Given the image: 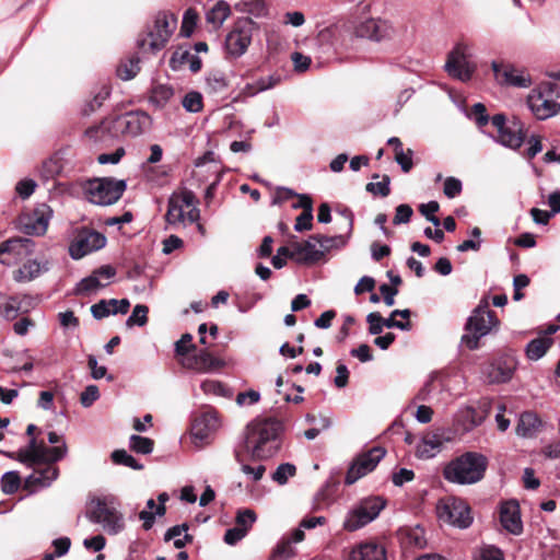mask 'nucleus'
I'll return each instance as SVG.
<instances>
[{"label":"nucleus","instance_id":"nucleus-49","mask_svg":"<svg viewBox=\"0 0 560 560\" xmlns=\"http://www.w3.org/2000/svg\"><path fill=\"white\" fill-rule=\"evenodd\" d=\"M156 506L155 501L153 499H149L147 501V510L139 513V518L143 521L142 526L145 530L151 529L154 524Z\"/></svg>","mask_w":560,"mask_h":560},{"label":"nucleus","instance_id":"nucleus-60","mask_svg":"<svg viewBox=\"0 0 560 560\" xmlns=\"http://www.w3.org/2000/svg\"><path fill=\"white\" fill-rule=\"evenodd\" d=\"M36 186L35 180L26 178L18 182L15 190L22 199H27L35 191Z\"/></svg>","mask_w":560,"mask_h":560},{"label":"nucleus","instance_id":"nucleus-56","mask_svg":"<svg viewBox=\"0 0 560 560\" xmlns=\"http://www.w3.org/2000/svg\"><path fill=\"white\" fill-rule=\"evenodd\" d=\"M389 183V177L387 175H384L382 182L369 183L366 185V190L375 195H381L382 197H387L390 192Z\"/></svg>","mask_w":560,"mask_h":560},{"label":"nucleus","instance_id":"nucleus-35","mask_svg":"<svg viewBox=\"0 0 560 560\" xmlns=\"http://www.w3.org/2000/svg\"><path fill=\"white\" fill-rule=\"evenodd\" d=\"M18 295L8 296L0 292V314L8 320L16 318L19 315Z\"/></svg>","mask_w":560,"mask_h":560},{"label":"nucleus","instance_id":"nucleus-33","mask_svg":"<svg viewBox=\"0 0 560 560\" xmlns=\"http://www.w3.org/2000/svg\"><path fill=\"white\" fill-rule=\"evenodd\" d=\"M230 4L223 0H220L207 12L206 20L217 30L223 25L224 21L230 16Z\"/></svg>","mask_w":560,"mask_h":560},{"label":"nucleus","instance_id":"nucleus-19","mask_svg":"<svg viewBox=\"0 0 560 560\" xmlns=\"http://www.w3.org/2000/svg\"><path fill=\"white\" fill-rule=\"evenodd\" d=\"M180 365L199 374L213 373L224 366V362L208 350H200L180 360Z\"/></svg>","mask_w":560,"mask_h":560},{"label":"nucleus","instance_id":"nucleus-61","mask_svg":"<svg viewBox=\"0 0 560 560\" xmlns=\"http://www.w3.org/2000/svg\"><path fill=\"white\" fill-rule=\"evenodd\" d=\"M366 322L369 323V332L371 335H380L383 331V317L380 313L373 312L366 316Z\"/></svg>","mask_w":560,"mask_h":560},{"label":"nucleus","instance_id":"nucleus-51","mask_svg":"<svg viewBox=\"0 0 560 560\" xmlns=\"http://www.w3.org/2000/svg\"><path fill=\"white\" fill-rule=\"evenodd\" d=\"M235 458L236 460L242 464V471L248 477L250 478L253 481H259L265 471H266V467L264 465H258L257 467H252L247 464H243V460L241 458V455L236 452L235 453Z\"/></svg>","mask_w":560,"mask_h":560},{"label":"nucleus","instance_id":"nucleus-44","mask_svg":"<svg viewBox=\"0 0 560 560\" xmlns=\"http://www.w3.org/2000/svg\"><path fill=\"white\" fill-rule=\"evenodd\" d=\"M296 472V468L293 464L284 463L277 467L271 478L275 482L283 486L288 482L289 478L293 477Z\"/></svg>","mask_w":560,"mask_h":560},{"label":"nucleus","instance_id":"nucleus-43","mask_svg":"<svg viewBox=\"0 0 560 560\" xmlns=\"http://www.w3.org/2000/svg\"><path fill=\"white\" fill-rule=\"evenodd\" d=\"M153 441L141 435H131L129 440L130 448L139 454H150L153 451Z\"/></svg>","mask_w":560,"mask_h":560},{"label":"nucleus","instance_id":"nucleus-3","mask_svg":"<svg viewBox=\"0 0 560 560\" xmlns=\"http://www.w3.org/2000/svg\"><path fill=\"white\" fill-rule=\"evenodd\" d=\"M488 467V459L477 452H466L451 460L443 469L444 478L453 483L471 485L480 481Z\"/></svg>","mask_w":560,"mask_h":560},{"label":"nucleus","instance_id":"nucleus-9","mask_svg":"<svg viewBox=\"0 0 560 560\" xmlns=\"http://www.w3.org/2000/svg\"><path fill=\"white\" fill-rule=\"evenodd\" d=\"M386 501L381 497H369L361 500L347 515L343 527L349 532H354L373 520L385 508Z\"/></svg>","mask_w":560,"mask_h":560},{"label":"nucleus","instance_id":"nucleus-64","mask_svg":"<svg viewBox=\"0 0 560 560\" xmlns=\"http://www.w3.org/2000/svg\"><path fill=\"white\" fill-rule=\"evenodd\" d=\"M479 560H504V558L499 548L486 547L481 549Z\"/></svg>","mask_w":560,"mask_h":560},{"label":"nucleus","instance_id":"nucleus-58","mask_svg":"<svg viewBox=\"0 0 560 560\" xmlns=\"http://www.w3.org/2000/svg\"><path fill=\"white\" fill-rule=\"evenodd\" d=\"M100 397L98 387L96 385H89L80 395V402L83 407H90Z\"/></svg>","mask_w":560,"mask_h":560},{"label":"nucleus","instance_id":"nucleus-23","mask_svg":"<svg viewBox=\"0 0 560 560\" xmlns=\"http://www.w3.org/2000/svg\"><path fill=\"white\" fill-rule=\"evenodd\" d=\"M451 438L443 429L425 433L416 446V456L421 459L434 457Z\"/></svg>","mask_w":560,"mask_h":560},{"label":"nucleus","instance_id":"nucleus-11","mask_svg":"<svg viewBox=\"0 0 560 560\" xmlns=\"http://www.w3.org/2000/svg\"><path fill=\"white\" fill-rule=\"evenodd\" d=\"M256 24L252 19H240L225 37V51L230 58H240L252 43Z\"/></svg>","mask_w":560,"mask_h":560},{"label":"nucleus","instance_id":"nucleus-17","mask_svg":"<svg viewBox=\"0 0 560 560\" xmlns=\"http://www.w3.org/2000/svg\"><path fill=\"white\" fill-rule=\"evenodd\" d=\"M491 68L495 80L501 85L528 88L532 84L529 74L512 63L492 61Z\"/></svg>","mask_w":560,"mask_h":560},{"label":"nucleus","instance_id":"nucleus-8","mask_svg":"<svg viewBox=\"0 0 560 560\" xmlns=\"http://www.w3.org/2000/svg\"><path fill=\"white\" fill-rule=\"evenodd\" d=\"M436 514L440 521L458 528H467L472 523L469 505L463 499L455 497L439 500Z\"/></svg>","mask_w":560,"mask_h":560},{"label":"nucleus","instance_id":"nucleus-16","mask_svg":"<svg viewBox=\"0 0 560 560\" xmlns=\"http://www.w3.org/2000/svg\"><path fill=\"white\" fill-rule=\"evenodd\" d=\"M35 243L31 238H10L0 244V262L10 266L34 253Z\"/></svg>","mask_w":560,"mask_h":560},{"label":"nucleus","instance_id":"nucleus-22","mask_svg":"<svg viewBox=\"0 0 560 560\" xmlns=\"http://www.w3.org/2000/svg\"><path fill=\"white\" fill-rule=\"evenodd\" d=\"M52 210L46 203L38 205L32 214L20 219L23 231L28 235H43L46 233Z\"/></svg>","mask_w":560,"mask_h":560},{"label":"nucleus","instance_id":"nucleus-2","mask_svg":"<svg viewBox=\"0 0 560 560\" xmlns=\"http://www.w3.org/2000/svg\"><path fill=\"white\" fill-rule=\"evenodd\" d=\"M283 427L275 418H257L249 422L245 432V450L254 459L273 457L281 447Z\"/></svg>","mask_w":560,"mask_h":560},{"label":"nucleus","instance_id":"nucleus-30","mask_svg":"<svg viewBox=\"0 0 560 560\" xmlns=\"http://www.w3.org/2000/svg\"><path fill=\"white\" fill-rule=\"evenodd\" d=\"M342 28L337 24H331L319 30L316 36V43L323 51L335 49L340 42Z\"/></svg>","mask_w":560,"mask_h":560},{"label":"nucleus","instance_id":"nucleus-14","mask_svg":"<svg viewBox=\"0 0 560 560\" xmlns=\"http://www.w3.org/2000/svg\"><path fill=\"white\" fill-rule=\"evenodd\" d=\"M176 25V20L173 15L166 13H159L154 20L153 27L148 33V38L141 40L139 44L142 48L145 45L151 50H160L164 47L171 37Z\"/></svg>","mask_w":560,"mask_h":560},{"label":"nucleus","instance_id":"nucleus-31","mask_svg":"<svg viewBox=\"0 0 560 560\" xmlns=\"http://www.w3.org/2000/svg\"><path fill=\"white\" fill-rule=\"evenodd\" d=\"M293 208H302L303 212L296 218L294 230L296 232L308 231L312 229L313 221V202L312 199L302 195L299 196V201L293 205Z\"/></svg>","mask_w":560,"mask_h":560},{"label":"nucleus","instance_id":"nucleus-21","mask_svg":"<svg viewBox=\"0 0 560 560\" xmlns=\"http://www.w3.org/2000/svg\"><path fill=\"white\" fill-rule=\"evenodd\" d=\"M220 420L215 410H206L195 418L191 424V438L197 446L203 445L208 438L218 430Z\"/></svg>","mask_w":560,"mask_h":560},{"label":"nucleus","instance_id":"nucleus-62","mask_svg":"<svg viewBox=\"0 0 560 560\" xmlns=\"http://www.w3.org/2000/svg\"><path fill=\"white\" fill-rule=\"evenodd\" d=\"M471 115L478 127H483L489 122V116L483 104L477 103L471 108Z\"/></svg>","mask_w":560,"mask_h":560},{"label":"nucleus","instance_id":"nucleus-4","mask_svg":"<svg viewBox=\"0 0 560 560\" xmlns=\"http://www.w3.org/2000/svg\"><path fill=\"white\" fill-rule=\"evenodd\" d=\"M118 506L119 503L114 495L95 497L89 502L85 515L90 522L101 525L108 535H117L126 526Z\"/></svg>","mask_w":560,"mask_h":560},{"label":"nucleus","instance_id":"nucleus-63","mask_svg":"<svg viewBox=\"0 0 560 560\" xmlns=\"http://www.w3.org/2000/svg\"><path fill=\"white\" fill-rule=\"evenodd\" d=\"M246 534L247 533H246L245 528L235 526L225 532L224 541L228 545H235L237 541L243 539L246 536Z\"/></svg>","mask_w":560,"mask_h":560},{"label":"nucleus","instance_id":"nucleus-42","mask_svg":"<svg viewBox=\"0 0 560 560\" xmlns=\"http://www.w3.org/2000/svg\"><path fill=\"white\" fill-rule=\"evenodd\" d=\"M183 107L189 113H199L202 110V95L197 91L188 92L182 100Z\"/></svg>","mask_w":560,"mask_h":560},{"label":"nucleus","instance_id":"nucleus-38","mask_svg":"<svg viewBox=\"0 0 560 560\" xmlns=\"http://www.w3.org/2000/svg\"><path fill=\"white\" fill-rule=\"evenodd\" d=\"M174 90L166 84H158L152 89L150 101L158 107H163L173 96Z\"/></svg>","mask_w":560,"mask_h":560},{"label":"nucleus","instance_id":"nucleus-13","mask_svg":"<svg viewBox=\"0 0 560 560\" xmlns=\"http://www.w3.org/2000/svg\"><path fill=\"white\" fill-rule=\"evenodd\" d=\"M469 48L467 45L458 44L447 57L445 70L447 73L463 82L471 79L476 66L469 60Z\"/></svg>","mask_w":560,"mask_h":560},{"label":"nucleus","instance_id":"nucleus-52","mask_svg":"<svg viewBox=\"0 0 560 560\" xmlns=\"http://www.w3.org/2000/svg\"><path fill=\"white\" fill-rule=\"evenodd\" d=\"M256 513L250 509L240 510L236 515V526L245 528L246 533L256 522Z\"/></svg>","mask_w":560,"mask_h":560},{"label":"nucleus","instance_id":"nucleus-45","mask_svg":"<svg viewBox=\"0 0 560 560\" xmlns=\"http://www.w3.org/2000/svg\"><path fill=\"white\" fill-rule=\"evenodd\" d=\"M105 284H103L100 280H98V276H94L93 273L84 279H82L77 288H75V293L77 294H90L91 292H94L96 291L97 289L104 287Z\"/></svg>","mask_w":560,"mask_h":560},{"label":"nucleus","instance_id":"nucleus-36","mask_svg":"<svg viewBox=\"0 0 560 560\" xmlns=\"http://www.w3.org/2000/svg\"><path fill=\"white\" fill-rule=\"evenodd\" d=\"M62 170L61 159L58 156H50L45 160L39 168V175L44 180H49L55 178L60 174Z\"/></svg>","mask_w":560,"mask_h":560},{"label":"nucleus","instance_id":"nucleus-57","mask_svg":"<svg viewBox=\"0 0 560 560\" xmlns=\"http://www.w3.org/2000/svg\"><path fill=\"white\" fill-rule=\"evenodd\" d=\"M462 182L458 178L451 176L445 179L443 191L447 198L452 199L462 192Z\"/></svg>","mask_w":560,"mask_h":560},{"label":"nucleus","instance_id":"nucleus-59","mask_svg":"<svg viewBox=\"0 0 560 560\" xmlns=\"http://www.w3.org/2000/svg\"><path fill=\"white\" fill-rule=\"evenodd\" d=\"M413 213L412 208L409 205L402 203L396 208V213L393 219L395 225L408 223Z\"/></svg>","mask_w":560,"mask_h":560},{"label":"nucleus","instance_id":"nucleus-37","mask_svg":"<svg viewBox=\"0 0 560 560\" xmlns=\"http://www.w3.org/2000/svg\"><path fill=\"white\" fill-rule=\"evenodd\" d=\"M236 9L255 18L264 16L267 13L266 3L264 0L241 1L236 4Z\"/></svg>","mask_w":560,"mask_h":560},{"label":"nucleus","instance_id":"nucleus-48","mask_svg":"<svg viewBox=\"0 0 560 560\" xmlns=\"http://www.w3.org/2000/svg\"><path fill=\"white\" fill-rule=\"evenodd\" d=\"M21 483V479L18 472L8 471L1 478V489L7 494L14 493Z\"/></svg>","mask_w":560,"mask_h":560},{"label":"nucleus","instance_id":"nucleus-20","mask_svg":"<svg viewBox=\"0 0 560 560\" xmlns=\"http://www.w3.org/2000/svg\"><path fill=\"white\" fill-rule=\"evenodd\" d=\"M517 366V361L512 354H502L495 358L486 369L485 373L489 383L500 384L509 382Z\"/></svg>","mask_w":560,"mask_h":560},{"label":"nucleus","instance_id":"nucleus-32","mask_svg":"<svg viewBox=\"0 0 560 560\" xmlns=\"http://www.w3.org/2000/svg\"><path fill=\"white\" fill-rule=\"evenodd\" d=\"M541 425V421L536 413L527 411L520 416L516 425V434L523 438L534 436Z\"/></svg>","mask_w":560,"mask_h":560},{"label":"nucleus","instance_id":"nucleus-40","mask_svg":"<svg viewBox=\"0 0 560 560\" xmlns=\"http://www.w3.org/2000/svg\"><path fill=\"white\" fill-rule=\"evenodd\" d=\"M117 305L116 299L101 300L98 303L91 306V313L94 318L102 319L110 314H114V306Z\"/></svg>","mask_w":560,"mask_h":560},{"label":"nucleus","instance_id":"nucleus-15","mask_svg":"<svg viewBox=\"0 0 560 560\" xmlns=\"http://www.w3.org/2000/svg\"><path fill=\"white\" fill-rule=\"evenodd\" d=\"M385 454L386 451L383 447L374 446L368 452L357 456L347 471L346 483L352 485L361 477L374 470Z\"/></svg>","mask_w":560,"mask_h":560},{"label":"nucleus","instance_id":"nucleus-47","mask_svg":"<svg viewBox=\"0 0 560 560\" xmlns=\"http://www.w3.org/2000/svg\"><path fill=\"white\" fill-rule=\"evenodd\" d=\"M149 308L147 305L138 304L133 307L131 315L128 317L126 325L132 327L135 325L144 326L148 322Z\"/></svg>","mask_w":560,"mask_h":560},{"label":"nucleus","instance_id":"nucleus-18","mask_svg":"<svg viewBox=\"0 0 560 560\" xmlns=\"http://www.w3.org/2000/svg\"><path fill=\"white\" fill-rule=\"evenodd\" d=\"M355 35L374 42L393 39L396 30L387 21L368 19L355 26Z\"/></svg>","mask_w":560,"mask_h":560},{"label":"nucleus","instance_id":"nucleus-1","mask_svg":"<svg viewBox=\"0 0 560 560\" xmlns=\"http://www.w3.org/2000/svg\"><path fill=\"white\" fill-rule=\"evenodd\" d=\"M67 452L68 447L65 443L48 447L43 441L30 439L28 444L19 450L16 456L11 453H7V455L33 468V472L25 478V488L36 491L50 486L57 479L59 470L54 463L62 459Z\"/></svg>","mask_w":560,"mask_h":560},{"label":"nucleus","instance_id":"nucleus-41","mask_svg":"<svg viewBox=\"0 0 560 560\" xmlns=\"http://www.w3.org/2000/svg\"><path fill=\"white\" fill-rule=\"evenodd\" d=\"M139 59L138 58H131L125 62H121L117 68V75L121 80H131L133 79L137 73L139 72Z\"/></svg>","mask_w":560,"mask_h":560},{"label":"nucleus","instance_id":"nucleus-24","mask_svg":"<svg viewBox=\"0 0 560 560\" xmlns=\"http://www.w3.org/2000/svg\"><path fill=\"white\" fill-rule=\"evenodd\" d=\"M527 105L538 119H547L560 110V104L542 91H533L527 98Z\"/></svg>","mask_w":560,"mask_h":560},{"label":"nucleus","instance_id":"nucleus-46","mask_svg":"<svg viewBox=\"0 0 560 560\" xmlns=\"http://www.w3.org/2000/svg\"><path fill=\"white\" fill-rule=\"evenodd\" d=\"M112 459L115 464L130 467L135 470H141L143 465L139 464L130 454L125 450H116L112 453Z\"/></svg>","mask_w":560,"mask_h":560},{"label":"nucleus","instance_id":"nucleus-5","mask_svg":"<svg viewBox=\"0 0 560 560\" xmlns=\"http://www.w3.org/2000/svg\"><path fill=\"white\" fill-rule=\"evenodd\" d=\"M150 124V116L143 112H129L116 116L113 119H106L97 127L86 130V136L98 140L100 133L108 132L112 137L141 135Z\"/></svg>","mask_w":560,"mask_h":560},{"label":"nucleus","instance_id":"nucleus-28","mask_svg":"<svg viewBox=\"0 0 560 560\" xmlns=\"http://www.w3.org/2000/svg\"><path fill=\"white\" fill-rule=\"evenodd\" d=\"M48 270V260L38 261L36 259H28L22 265V267L13 272V279L16 282H30Z\"/></svg>","mask_w":560,"mask_h":560},{"label":"nucleus","instance_id":"nucleus-29","mask_svg":"<svg viewBox=\"0 0 560 560\" xmlns=\"http://www.w3.org/2000/svg\"><path fill=\"white\" fill-rule=\"evenodd\" d=\"M349 560H386V551L375 542H362L352 549Z\"/></svg>","mask_w":560,"mask_h":560},{"label":"nucleus","instance_id":"nucleus-10","mask_svg":"<svg viewBox=\"0 0 560 560\" xmlns=\"http://www.w3.org/2000/svg\"><path fill=\"white\" fill-rule=\"evenodd\" d=\"M125 190V180L96 178L89 183L86 195L89 200L95 205L109 206L118 201Z\"/></svg>","mask_w":560,"mask_h":560},{"label":"nucleus","instance_id":"nucleus-54","mask_svg":"<svg viewBox=\"0 0 560 560\" xmlns=\"http://www.w3.org/2000/svg\"><path fill=\"white\" fill-rule=\"evenodd\" d=\"M294 555L291 540H282L275 548L271 558L276 560H288Z\"/></svg>","mask_w":560,"mask_h":560},{"label":"nucleus","instance_id":"nucleus-26","mask_svg":"<svg viewBox=\"0 0 560 560\" xmlns=\"http://www.w3.org/2000/svg\"><path fill=\"white\" fill-rule=\"evenodd\" d=\"M324 256V250L318 248L314 235L305 242H293V260L299 264L311 265L317 262Z\"/></svg>","mask_w":560,"mask_h":560},{"label":"nucleus","instance_id":"nucleus-7","mask_svg":"<svg viewBox=\"0 0 560 560\" xmlns=\"http://www.w3.org/2000/svg\"><path fill=\"white\" fill-rule=\"evenodd\" d=\"M199 219V210L196 207V197L191 190L174 192L168 198L165 220L167 224L186 225Z\"/></svg>","mask_w":560,"mask_h":560},{"label":"nucleus","instance_id":"nucleus-12","mask_svg":"<svg viewBox=\"0 0 560 560\" xmlns=\"http://www.w3.org/2000/svg\"><path fill=\"white\" fill-rule=\"evenodd\" d=\"M105 244L104 234L92 229H81L69 245V255L73 259H81L85 255L103 248Z\"/></svg>","mask_w":560,"mask_h":560},{"label":"nucleus","instance_id":"nucleus-6","mask_svg":"<svg viewBox=\"0 0 560 560\" xmlns=\"http://www.w3.org/2000/svg\"><path fill=\"white\" fill-rule=\"evenodd\" d=\"M498 326L499 319L495 313L489 308L487 301H481L466 320L465 334L460 338V343L469 350H476L480 347V339Z\"/></svg>","mask_w":560,"mask_h":560},{"label":"nucleus","instance_id":"nucleus-39","mask_svg":"<svg viewBox=\"0 0 560 560\" xmlns=\"http://www.w3.org/2000/svg\"><path fill=\"white\" fill-rule=\"evenodd\" d=\"M109 94H110V92H109L108 86H106V85L101 86L97 90V92L94 94L93 98L84 105V107L82 109L83 114L90 115L93 112H95L97 108H100L102 106L104 101H106L108 98Z\"/></svg>","mask_w":560,"mask_h":560},{"label":"nucleus","instance_id":"nucleus-25","mask_svg":"<svg viewBox=\"0 0 560 560\" xmlns=\"http://www.w3.org/2000/svg\"><path fill=\"white\" fill-rule=\"evenodd\" d=\"M526 138L524 124L518 118H513L506 128L501 130L494 140L503 147L517 150Z\"/></svg>","mask_w":560,"mask_h":560},{"label":"nucleus","instance_id":"nucleus-34","mask_svg":"<svg viewBox=\"0 0 560 560\" xmlns=\"http://www.w3.org/2000/svg\"><path fill=\"white\" fill-rule=\"evenodd\" d=\"M482 421L483 417L472 407H465L460 409L457 416V423L465 432L471 431L474 428L480 425Z\"/></svg>","mask_w":560,"mask_h":560},{"label":"nucleus","instance_id":"nucleus-27","mask_svg":"<svg viewBox=\"0 0 560 560\" xmlns=\"http://www.w3.org/2000/svg\"><path fill=\"white\" fill-rule=\"evenodd\" d=\"M500 523L505 530L513 535H520L523 532L520 505L516 501H508L501 505Z\"/></svg>","mask_w":560,"mask_h":560},{"label":"nucleus","instance_id":"nucleus-55","mask_svg":"<svg viewBox=\"0 0 560 560\" xmlns=\"http://www.w3.org/2000/svg\"><path fill=\"white\" fill-rule=\"evenodd\" d=\"M195 349L196 346L192 343V336L190 334H184L182 338L175 342V352L183 358Z\"/></svg>","mask_w":560,"mask_h":560},{"label":"nucleus","instance_id":"nucleus-53","mask_svg":"<svg viewBox=\"0 0 560 560\" xmlns=\"http://www.w3.org/2000/svg\"><path fill=\"white\" fill-rule=\"evenodd\" d=\"M440 209V206L436 201H429L428 203H422L419 207V211L422 215L425 217L428 221H430L434 226H440L441 221L438 217L434 215L435 212H438Z\"/></svg>","mask_w":560,"mask_h":560},{"label":"nucleus","instance_id":"nucleus-50","mask_svg":"<svg viewBox=\"0 0 560 560\" xmlns=\"http://www.w3.org/2000/svg\"><path fill=\"white\" fill-rule=\"evenodd\" d=\"M316 238V243L318 244V248L327 252L334 247H338L345 244V238L341 235L337 236H326V235H314Z\"/></svg>","mask_w":560,"mask_h":560}]
</instances>
